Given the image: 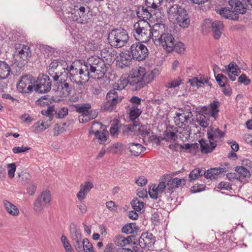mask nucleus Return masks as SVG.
<instances>
[{
  "mask_svg": "<svg viewBox=\"0 0 252 252\" xmlns=\"http://www.w3.org/2000/svg\"><path fill=\"white\" fill-rule=\"evenodd\" d=\"M91 0H71L68 12L71 14L70 18L78 24H84L91 21L93 17L91 8L87 4Z\"/></svg>",
  "mask_w": 252,
  "mask_h": 252,
  "instance_id": "f257e3e1",
  "label": "nucleus"
},
{
  "mask_svg": "<svg viewBox=\"0 0 252 252\" xmlns=\"http://www.w3.org/2000/svg\"><path fill=\"white\" fill-rule=\"evenodd\" d=\"M153 41L156 45L161 44L167 52L172 51V45L175 39L171 33L165 32L163 24L158 23L154 25Z\"/></svg>",
  "mask_w": 252,
  "mask_h": 252,
  "instance_id": "f03ea898",
  "label": "nucleus"
},
{
  "mask_svg": "<svg viewBox=\"0 0 252 252\" xmlns=\"http://www.w3.org/2000/svg\"><path fill=\"white\" fill-rule=\"evenodd\" d=\"M90 77L94 79H101L107 71V66L104 61L97 56L89 57L84 64Z\"/></svg>",
  "mask_w": 252,
  "mask_h": 252,
  "instance_id": "7ed1b4c3",
  "label": "nucleus"
},
{
  "mask_svg": "<svg viewBox=\"0 0 252 252\" xmlns=\"http://www.w3.org/2000/svg\"><path fill=\"white\" fill-rule=\"evenodd\" d=\"M169 19H174L177 25L183 28H188L190 19L187 10L179 4L170 5L167 9Z\"/></svg>",
  "mask_w": 252,
  "mask_h": 252,
  "instance_id": "20e7f679",
  "label": "nucleus"
},
{
  "mask_svg": "<svg viewBox=\"0 0 252 252\" xmlns=\"http://www.w3.org/2000/svg\"><path fill=\"white\" fill-rule=\"evenodd\" d=\"M133 35L139 42H148L153 37L154 26L151 28L148 22L138 21L133 26Z\"/></svg>",
  "mask_w": 252,
  "mask_h": 252,
  "instance_id": "39448f33",
  "label": "nucleus"
},
{
  "mask_svg": "<svg viewBox=\"0 0 252 252\" xmlns=\"http://www.w3.org/2000/svg\"><path fill=\"white\" fill-rule=\"evenodd\" d=\"M129 40L127 31L122 28L112 30L108 36V41L111 46L115 48L124 47Z\"/></svg>",
  "mask_w": 252,
  "mask_h": 252,
  "instance_id": "423d86ee",
  "label": "nucleus"
},
{
  "mask_svg": "<svg viewBox=\"0 0 252 252\" xmlns=\"http://www.w3.org/2000/svg\"><path fill=\"white\" fill-rule=\"evenodd\" d=\"M15 51L13 55V64L19 68H22L27 63L28 60L31 57L30 47L23 44H16Z\"/></svg>",
  "mask_w": 252,
  "mask_h": 252,
  "instance_id": "0eeeda50",
  "label": "nucleus"
},
{
  "mask_svg": "<svg viewBox=\"0 0 252 252\" xmlns=\"http://www.w3.org/2000/svg\"><path fill=\"white\" fill-rule=\"evenodd\" d=\"M68 77L71 82L82 85L89 80L90 75L89 72L84 69V65L78 68L75 67V63H73L69 68Z\"/></svg>",
  "mask_w": 252,
  "mask_h": 252,
  "instance_id": "6e6552de",
  "label": "nucleus"
},
{
  "mask_svg": "<svg viewBox=\"0 0 252 252\" xmlns=\"http://www.w3.org/2000/svg\"><path fill=\"white\" fill-rule=\"evenodd\" d=\"M124 98L121 92H118L115 90H110L106 94V101L102 105V108L107 111H112L114 110L118 103H121Z\"/></svg>",
  "mask_w": 252,
  "mask_h": 252,
  "instance_id": "1a4fd4ad",
  "label": "nucleus"
},
{
  "mask_svg": "<svg viewBox=\"0 0 252 252\" xmlns=\"http://www.w3.org/2000/svg\"><path fill=\"white\" fill-rule=\"evenodd\" d=\"M145 68L139 66L132 68L129 75L130 86L133 91H138L143 88L142 81L145 74Z\"/></svg>",
  "mask_w": 252,
  "mask_h": 252,
  "instance_id": "9d476101",
  "label": "nucleus"
},
{
  "mask_svg": "<svg viewBox=\"0 0 252 252\" xmlns=\"http://www.w3.org/2000/svg\"><path fill=\"white\" fill-rule=\"evenodd\" d=\"M193 114L189 109L185 107L179 110L176 113L174 120L175 125L179 127H183L188 126L192 121Z\"/></svg>",
  "mask_w": 252,
  "mask_h": 252,
  "instance_id": "9b49d317",
  "label": "nucleus"
},
{
  "mask_svg": "<svg viewBox=\"0 0 252 252\" xmlns=\"http://www.w3.org/2000/svg\"><path fill=\"white\" fill-rule=\"evenodd\" d=\"M51 200V194L49 190L43 191L36 198L33 203V210L38 214H42L44 208Z\"/></svg>",
  "mask_w": 252,
  "mask_h": 252,
  "instance_id": "f8f14e48",
  "label": "nucleus"
},
{
  "mask_svg": "<svg viewBox=\"0 0 252 252\" xmlns=\"http://www.w3.org/2000/svg\"><path fill=\"white\" fill-rule=\"evenodd\" d=\"M52 81L46 74L39 75L35 81L34 91L38 93H47L51 90Z\"/></svg>",
  "mask_w": 252,
  "mask_h": 252,
  "instance_id": "ddd939ff",
  "label": "nucleus"
},
{
  "mask_svg": "<svg viewBox=\"0 0 252 252\" xmlns=\"http://www.w3.org/2000/svg\"><path fill=\"white\" fill-rule=\"evenodd\" d=\"M130 50L133 59L138 61L146 59L149 54L147 47L141 42L133 44L130 48Z\"/></svg>",
  "mask_w": 252,
  "mask_h": 252,
  "instance_id": "4468645a",
  "label": "nucleus"
},
{
  "mask_svg": "<svg viewBox=\"0 0 252 252\" xmlns=\"http://www.w3.org/2000/svg\"><path fill=\"white\" fill-rule=\"evenodd\" d=\"M35 80L31 75H26L22 76L19 81L17 89L22 93H29L34 90Z\"/></svg>",
  "mask_w": 252,
  "mask_h": 252,
  "instance_id": "2eb2a0df",
  "label": "nucleus"
},
{
  "mask_svg": "<svg viewBox=\"0 0 252 252\" xmlns=\"http://www.w3.org/2000/svg\"><path fill=\"white\" fill-rule=\"evenodd\" d=\"M56 98L66 97L69 95L72 91V86L65 81L56 82L54 85Z\"/></svg>",
  "mask_w": 252,
  "mask_h": 252,
  "instance_id": "dca6fc26",
  "label": "nucleus"
},
{
  "mask_svg": "<svg viewBox=\"0 0 252 252\" xmlns=\"http://www.w3.org/2000/svg\"><path fill=\"white\" fill-rule=\"evenodd\" d=\"M155 238L152 233H143L139 239V245L142 248H151L155 242Z\"/></svg>",
  "mask_w": 252,
  "mask_h": 252,
  "instance_id": "f3484780",
  "label": "nucleus"
},
{
  "mask_svg": "<svg viewBox=\"0 0 252 252\" xmlns=\"http://www.w3.org/2000/svg\"><path fill=\"white\" fill-rule=\"evenodd\" d=\"M228 163H225L224 165H221V167L209 169L206 171H205V174H204V176L207 179H215L220 173L227 171L228 169Z\"/></svg>",
  "mask_w": 252,
  "mask_h": 252,
  "instance_id": "a211bd4d",
  "label": "nucleus"
},
{
  "mask_svg": "<svg viewBox=\"0 0 252 252\" xmlns=\"http://www.w3.org/2000/svg\"><path fill=\"white\" fill-rule=\"evenodd\" d=\"M113 47H107L101 50L100 55L106 63L109 64L113 62V58L116 55V51L113 49Z\"/></svg>",
  "mask_w": 252,
  "mask_h": 252,
  "instance_id": "6ab92c4d",
  "label": "nucleus"
},
{
  "mask_svg": "<svg viewBox=\"0 0 252 252\" xmlns=\"http://www.w3.org/2000/svg\"><path fill=\"white\" fill-rule=\"evenodd\" d=\"M94 184L92 182L89 181L85 182L83 184L80 185V189L77 194V197L80 201L84 199L87 194L91 189L93 188Z\"/></svg>",
  "mask_w": 252,
  "mask_h": 252,
  "instance_id": "aec40b11",
  "label": "nucleus"
},
{
  "mask_svg": "<svg viewBox=\"0 0 252 252\" xmlns=\"http://www.w3.org/2000/svg\"><path fill=\"white\" fill-rule=\"evenodd\" d=\"M217 12L221 17L231 20L237 21L239 18V16L237 15V13H235V11H233L227 7H223L218 9Z\"/></svg>",
  "mask_w": 252,
  "mask_h": 252,
  "instance_id": "412c9836",
  "label": "nucleus"
},
{
  "mask_svg": "<svg viewBox=\"0 0 252 252\" xmlns=\"http://www.w3.org/2000/svg\"><path fill=\"white\" fill-rule=\"evenodd\" d=\"M225 133L219 128L213 129V128H209L208 130L207 135L208 139L213 141L216 143L220 139L224 136Z\"/></svg>",
  "mask_w": 252,
  "mask_h": 252,
  "instance_id": "4be33fe9",
  "label": "nucleus"
},
{
  "mask_svg": "<svg viewBox=\"0 0 252 252\" xmlns=\"http://www.w3.org/2000/svg\"><path fill=\"white\" fill-rule=\"evenodd\" d=\"M229 4L234 8L233 11H235V13L239 14H244L246 13L247 7L245 6L242 3L243 2L239 0H229Z\"/></svg>",
  "mask_w": 252,
  "mask_h": 252,
  "instance_id": "5701e85b",
  "label": "nucleus"
},
{
  "mask_svg": "<svg viewBox=\"0 0 252 252\" xmlns=\"http://www.w3.org/2000/svg\"><path fill=\"white\" fill-rule=\"evenodd\" d=\"M120 60L118 64L119 67L123 68L125 67L128 66L133 59L132 54H129L128 51L127 52H121L120 54Z\"/></svg>",
  "mask_w": 252,
  "mask_h": 252,
  "instance_id": "b1692460",
  "label": "nucleus"
},
{
  "mask_svg": "<svg viewBox=\"0 0 252 252\" xmlns=\"http://www.w3.org/2000/svg\"><path fill=\"white\" fill-rule=\"evenodd\" d=\"M201 147V151L203 153L207 154L211 153L216 147L217 144L210 139H201L199 141Z\"/></svg>",
  "mask_w": 252,
  "mask_h": 252,
  "instance_id": "393cba45",
  "label": "nucleus"
},
{
  "mask_svg": "<svg viewBox=\"0 0 252 252\" xmlns=\"http://www.w3.org/2000/svg\"><path fill=\"white\" fill-rule=\"evenodd\" d=\"M213 33V37L216 39H219L223 30V23L220 21H215L212 23L211 28Z\"/></svg>",
  "mask_w": 252,
  "mask_h": 252,
  "instance_id": "a878e982",
  "label": "nucleus"
},
{
  "mask_svg": "<svg viewBox=\"0 0 252 252\" xmlns=\"http://www.w3.org/2000/svg\"><path fill=\"white\" fill-rule=\"evenodd\" d=\"M136 14L139 19V21L148 22L147 20H150L152 18V14L147 8L144 6L138 7L136 11Z\"/></svg>",
  "mask_w": 252,
  "mask_h": 252,
  "instance_id": "bb28decb",
  "label": "nucleus"
},
{
  "mask_svg": "<svg viewBox=\"0 0 252 252\" xmlns=\"http://www.w3.org/2000/svg\"><path fill=\"white\" fill-rule=\"evenodd\" d=\"M120 126L124 135H132L137 130L138 124L136 122L134 121L133 122L132 125H121Z\"/></svg>",
  "mask_w": 252,
  "mask_h": 252,
  "instance_id": "cd10ccee",
  "label": "nucleus"
},
{
  "mask_svg": "<svg viewBox=\"0 0 252 252\" xmlns=\"http://www.w3.org/2000/svg\"><path fill=\"white\" fill-rule=\"evenodd\" d=\"M133 238V236H129L126 238L122 235H119L115 237L114 242L117 246L122 247L132 242V239Z\"/></svg>",
  "mask_w": 252,
  "mask_h": 252,
  "instance_id": "c85d7f7f",
  "label": "nucleus"
},
{
  "mask_svg": "<svg viewBox=\"0 0 252 252\" xmlns=\"http://www.w3.org/2000/svg\"><path fill=\"white\" fill-rule=\"evenodd\" d=\"M3 203L5 209L10 215L13 216H17L19 215L20 211L15 205L6 200H4Z\"/></svg>",
  "mask_w": 252,
  "mask_h": 252,
  "instance_id": "c756f323",
  "label": "nucleus"
},
{
  "mask_svg": "<svg viewBox=\"0 0 252 252\" xmlns=\"http://www.w3.org/2000/svg\"><path fill=\"white\" fill-rule=\"evenodd\" d=\"M70 237L72 241L82 238L80 230L74 223H71L69 226Z\"/></svg>",
  "mask_w": 252,
  "mask_h": 252,
  "instance_id": "7c9ffc66",
  "label": "nucleus"
},
{
  "mask_svg": "<svg viewBox=\"0 0 252 252\" xmlns=\"http://www.w3.org/2000/svg\"><path fill=\"white\" fill-rule=\"evenodd\" d=\"M128 149L132 155L135 156H138L143 152L145 148L141 144L130 143L128 145Z\"/></svg>",
  "mask_w": 252,
  "mask_h": 252,
  "instance_id": "2f4dec72",
  "label": "nucleus"
},
{
  "mask_svg": "<svg viewBox=\"0 0 252 252\" xmlns=\"http://www.w3.org/2000/svg\"><path fill=\"white\" fill-rule=\"evenodd\" d=\"M11 69L5 62L0 61V80L7 78L10 75Z\"/></svg>",
  "mask_w": 252,
  "mask_h": 252,
  "instance_id": "473e14b6",
  "label": "nucleus"
},
{
  "mask_svg": "<svg viewBox=\"0 0 252 252\" xmlns=\"http://www.w3.org/2000/svg\"><path fill=\"white\" fill-rule=\"evenodd\" d=\"M97 116V112L95 110H88L86 114L79 116V121L80 123H85L95 118Z\"/></svg>",
  "mask_w": 252,
  "mask_h": 252,
  "instance_id": "72a5a7b5",
  "label": "nucleus"
},
{
  "mask_svg": "<svg viewBox=\"0 0 252 252\" xmlns=\"http://www.w3.org/2000/svg\"><path fill=\"white\" fill-rule=\"evenodd\" d=\"M60 100H61V98H55V97L50 95H45L39 98L36 102L38 104L44 106L45 105H48L49 103H51L52 101L56 102Z\"/></svg>",
  "mask_w": 252,
  "mask_h": 252,
  "instance_id": "f704fd0d",
  "label": "nucleus"
},
{
  "mask_svg": "<svg viewBox=\"0 0 252 252\" xmlns=\"http://www.w3.org/2000/svg\"><path fill=\"white\" fill-rule=\"evenodd\" d=\"M235 172L238 176V180L242 181L246 178H249L250 175V171L243 166H237Z\"/></svg>",
  "mask_w": 252,
  "mask_h": 252,
  "instance_id": "c9c22d12",
  "label": "nucleus"
},
{
  "mask_svg": "<svg viewBox=\"0 0 252 252\" xmlns=\"http://www.w3.org/2000/svg\"><path fill=\"white\" fill-rule=\"evenodd\" d=\"M164 139L167 141L172 140L175 141L178 137V135L176 132L173 130V127L171 126H167L166 129L163 133Z\"/></svg>",
  "mask_w": 252,
  "mask_h": 252,
  "instance_id": "e433bc0d",
  "label": "nucleus"
},
{
  "mask_svg": "<svg viewBox=\"0 0 252 252\" xmlns=\"http://www.w3.org/2000/svg\"><path fill=\"white\" fill-rule=\"evenodd\" d=\"M204 174H205V170L203 168H195L189 174V181L191 182L192 180H196L204 175Z\"/></svg>",
  "mask_w": 252,
  "mask_h": 252,
  "instance_id": "4c0bfd02",
  "label": "nucleus"
},
{
  "mask_svg": "<svg viewBox=\"0 0 252 252\" xmlns=\"http://www.w3.org/2000/svg\"><path fill=\"white\" fill-rule=\"evenodd\" d=\"M64 73L68 74L69 68L66 62L64 60H61V63L57 67L56 70H55L54 73L59 75H63Z\"/></svg>",
  "mask_w": 252,
  "mask_h": 252,
  "instance_id": "58836bf2",
  "label": "nucleus"
},
{
  "mask_svg": "<svg viewBox=\"0 0 252 252\" xmlns=\"http://www.w3.org/2000/svg\"><path fill=\"white\" fill-rule=\"evenodd\" d=\"M220 102L218 101H214L211 103L209 108V115L216 119L219 112V107Z\"/></svg>",
  "mask_w": 252,
  "mask_h": 252,
  "instance_id": "ea45409f",
  "label": "nucleus"
},
{
  "mask_svg": "<svg viewBox=\"0 0 252 252\" xmlns=\"http://www.w3.org/2000/svg\"><path fill=\"white\" fill-rule=\"evenodd\" d=\"M137 130H138L139 134L143 137H145L150 135L151 128L148 125H138L137 126Z\"/></svg>",
  "mask_w": 252,
  "mask_h": 252,
  "instance_id": "a19ab883",
  "label": "nucleus"
},
{
  "mask_svg": "<svg viewBox=\"0 0 252 252\" xmlns=\"http://www.w3.org/2000/svg\"><path fill=\"white\" fill-rule=\"evenodd\" d=\"M128 84L130 86V82L129 76L126 79H123L122 80H121L119 83L115 84L114 85L113 90H115L118 92H121V90L125 89Z\"/></svg>",
  "mask_w": 252,
  "mask_h": 252,
  "instance_id": "79ce46f5",
  "label": "nucleus"
},
{
  "mask_svg": "<svg viewBox=\"0 0 252 252\" xmlns=\"http://www.w3.org/2000/svg\"><path fill=\"white\" fill-rule=\"evenodd\" d=\"M94 134L95 137L98 139L99 143L102 144L107 140V136L108 135V132L104 128L101 131H100V132H97Z\"/></svg>",
  "mask_w": 252,
  "mask_h": 252,
  "instance_id": "37998d69",
  "label": "nucleus"
},
{
  "mask_svg": "<svg viewBox=\"0 0 252 252\" xmlns=\"http://www.w3.org/2000/svg\"><path fill=\"white\" fill-rule=\"evenodd\" d=\"M145 74L144 75L143 80L142 83L143 84V87L147 84L151 82L155 78V73L153 70L146 71L145 69Z\"/></svg>",
  "mask_w": 252,
  "mask_h": 252,
  "instance_id": "c03bdc74",
  "label": "nucleus"
},
{
  "mask_svg": "<svg viewBox=\"0 0 252 252\" xmlns=\"http://www.w3.org/2000/svg\"><path fill=\"white\" fill-rule=\"evenodd\" d=\"M75 107L77 112L81 113V115H83L91 109V106L89 103H82L75 105Z\"/></svg>",
  "mask_w": 252,
  "mask_h": 252,
  "instance_id": "a18cd8bd",
  "label": "nucleus"
},
{
  "mask_svg": "<svg viewBox=\"0 0 252 252\" xmlns=\"http://www.w3.org/2000/svg\"><path fill=\"white\" fill-rule=\"evenodd\" d=\"M123 151V144L117 142L107 149V152L113 154H118Z\"/></svg>",
  "mask_w": 252,
  "mask_h": 252,
  "instance_id": "49530a36",
  "label": "nucleus"
},
{
  "mask_svg": "<svg viewBox=\"0 0 252 252\" xmlns=\"http://www.w3.org/2000/svg\"><path fill=\"white\" fill-rule=\"evenodd\" d=\"M196 122L201 126L205 128L208 126L210 123L209 118L204 115H200L197 117Z\"/></svg>",
  "mask_w": 252,
  "mask_h": 252,
  "instance_id": "de8ad7c7",
  "label": "nucleus"
},
{
  "mask_svg": "<svg viewBox=\"0 0 252 252\" xmlns=\"http://www.w3.org/2000/svg\"><path fill=\"white\" fill-rule=\"evenodd\" d=\"M55 111L54 105H49L47 109H43L41 111V114L48 117L49 120L51 121L54 117L53 113Z\"/></svg>",
  "mask_w": 252,
  "mask_h": 252,
  "instance_id": "09e8293b",
  "label": "nucleus"
},
{
  "mask_svg": "<svg viewBox=\"0 0 252 252\" xmlns=\"http://www.w3.org/2000/svg\"><path fill=\"white\" fill-rule=\"evenodd\" d=\"M41 50L42 53L48 57L55 56V49L54 48L48 45H43Z\"/></svg>",
  "mask_w": 252,
  "mask_h": 252,
  "instance_id": "8fccbe9b",
  "label": "nucleus"
},
{
  "mask_svg": "<svg viewBox=\"0 0 252 252\" xmlns=\"http://www.w3.org/2000/svg\"><path fill=\"white\" fill-rule=\"evenodd\" d=\"M136 229V224L135 223H130L124 226L122 228V231L124 233L131 234L134 232Z\"/></svg>",
  "mask_w": 252,
  "mask_h": 252,
  "instance_id": "3c124183",
  "label": "nucleus"
},
{
  "mask_svg": "<svg viewBox=\"0 0 252 252\" xmlns=\"http://www.w3.org/2000/svg\"><path fill=\"white\" fill-rule=\"evenodd\" d=\"M55 115L56 118L62 119L64 118L68 114L67 107L59 108L55 110Z\"/></svg>",
  "mask_w": 252,
  "mask_h": 252,
  "instance_id": "603ef678",
  "label": "nucleus"
},
{
  "mask_svg": "<svg viewBox=\"0 0 252 252\" xmlns=\"http://www.w3.org/2000/svg\"><path fill=\"white\" fill-rule=\"evenodd\" d=\"M141 110L137 106H132L130 110L129 117L131 120H135L141 114Z\"/></svg>",
  "mask_w": 252,
  "mask_h": 252,
  "instance_id": "864d4df0",
  "label": "nucleus"
},
{
  "mask_svg": "<svg viewBox=\"0 0 252 252\" xmlns=\"http://www.w3.org/2000/svg\"><path fill=\"white\" fill-rule=\"evenodd\" d=\"M121 125L118 122L112 125L110 128V133L113 137H117L119 133V129L121 128Z\"/></svg>",
  "mask_w": 252,
  "mask_h": 252,
  "instance_id": "5fc2aeb1",
  "label": "nucleus"
},
{
  "mask_svg": "<svg viewBox=\"0 0 252 252\" xmlns=\"http://www.w3.org/2000/svg\"><path fill=\"white\" fill-rule=\"evenodd\" d=\"M73 246L76 250L78 252H83V247L84 245V239L81 238L80 239H76L73 240Z\"/></svg>",
  "mask_w": 252,
  "mask_h": 252,
  "instance_id": "6e6d98bb",
  "label": "nucleus"
},
{
  "mask_svg": "<svg viewBox=\"0 0 252 252\" xmlns=\"http://www.w3.org/2000/svg\"><path fill=\"white\" fill-rule=\"evenodd\" d=\"M103 126V125H102L100 123L95 122H94L90 128L89 132L90 134H94L96 133L97 132H100V129H101Z\"/></svg>",
  "mask_w": 252,
  "mask_h": 252,
  "instance_id": "4d7b16f0",
  "label": "nucleus"
},
{
  "mask_svg": "<svg viewBox=\"0 0 252 252\" xmlns=\"http://www.w3.org/2000/svg\"><path fill=\"white\" fill-rule=\"evenodd\" d=\"M133 209L136 211H141L144 207V202L138 199L133 200L131 202Z\"/></svg>",
  "mask_w": 252,
  "mask_h": 252,
  "instance_id": "13d9d810",
  "label": "nucleus"
},
{
  "mask_svg": "<svg viewBox=\"0 0 252 252\" xmlns=\"http://www.w3.org/2000/svg\"><path fill=\"white\" fill-rule=\"evenodd\" d=\"M163 0H146V5L150 8L156 9L159 7Z\"/></svg>",
  "mask_w": 252,
  "mask_h": 252,
  "instance_id": "bf43d9fd",
  "label": "nucleus"
},
{
  "mask_svg": "<svg viewBox=\"0 0 252 252\" xmlns=\"http://www.w3.org/2000/svg\"><path fill=\"white\" fill-rule=\"evenodd\" d=\"M84 243L83 249L84 252H94L93 245L87 238L84 239Z\"/></svg>",
  "mask_w": 252,
  "mask_h": 252,
  "instance_id": "052dcab7",
  "label": "nucleus"
},
{
  "mask_svg": "<svg viewBox=\"0 0 252 252\" xmlns=\"http://www.w3.org/2000/svg\"><path fill=\"white\" fill-rule=\"evenodd\" d=\"M172 48V51H175L176 52L180 54L183 53L185 50L184 45L180 42L175 43V41H174Z\"/></svg>",
  "mask_w": 252,
  "mask_h": 252,
  "instance_id": "680f3d73",
  "label": "nucleus"
},
{
  "mask_svg": "<svg viewBox=\"0 0 252 252\" xmlns=\"http://www.w3.org/2000/svg\"><path fill=\"white\" fill-rule=\"evenodd\" d=\"M50 125L43 121H38L34 124L35 129L39 131H43L49 127Z\"/></svg>",
  "mask_w": 252,
  "mask_h": 252,
  "instance_id": "e2e57ef3",
  "label": "nucleus"
},
{
  "mask_svg": "<svg viewBox=\"0 0 252 252\" xmlns=\"http://www.w3.org/2000/svg\"><path fill=\"white\" fill-rule=\"evenodd\" d=\"M8 170V175L10 179L14 178L15 172L16 169V166L15 163H9L7 165Z\"/></svg>",
  "mask_w": 252,
  "mask_h": 252,
  "instance_id": "0e129e2a",
  "label": "nucleus"
},
{
  "mask_svg": "<svg viewBox=\"0 0 252 252\" xmlns=\"http://www.w3.org/2000/svg\"><path fill=\"white\" fill-rule=\"evenodd\" d=\"M216 79L220 87L222 88L225 87L226 82L227 81V78L226 76L222 74H219L216 77Z\"/></svg>",
  "mask_w": 252,
  "mask_h": 252,
  "instance_id": "69168bd1",
  "label": "nucleus"
},
{
  "mask_svg": "<svg viewBox=\"0 0 252 252\" xmlns=\"http://www.w3.org/2000/svg\"><path fill=\"white\" fill-rule=\"evenodd\" d=\"M163 179H164L165 182H166V185L168 189L177 188V187L175 186V183L173 179L171 178L170 176L164 175L163 176Z\"/></svg>",
  "mask_w": 252,
  "mask_h": 252,
  "instance_id": "338daca9",
  "label": "nucleus"
},
{
  "mask_svg": "<svg viewBox=\"0 0 252 252\" xmlns=\"http://www.w3.org/2000/svg\"><path fill=\"white\" fill-rule=\"evenodd\" d=\"M166 186V182H165L164 179H163L162 177V178L160 179L158 186L156 187L155 186L156 189H157L158 192L161 193L164 191Z\"/></svg>",
  "mask_w": 252,
  "mask_h": 252,
  "instance_id": "774afa93",
  "label": "nucleus"
}]
</instances>
